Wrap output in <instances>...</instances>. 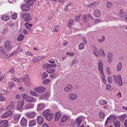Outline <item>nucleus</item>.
I'll use <instances>...</instances> for the list:
<instances>
[{
	"instance_id": "33",
	"label": "nucleus",
	"mask_w": 127,
	"mask_h": 127,
	"mask_svg": "<svg viewBox=\"0 0 127 127\" xmlns=\"http://www.w3.org/2000/svg\"><path fill=\"white\" fill-rule=\"evenodd\" d=\"M114 125L115 126V127H120V123L119 121H116L114 124Z\"/></svg>"
},
{
	"instance_id": "25",
	"label": "nucleus",
	"mask_w": 127,
	"mask_h": 127,
	"mask_svg": "<svg viewBox=\"0 0 127 127\" xmlns=\"http://www.w3.org/2000/svg\"><path fill=\"white\" fill-rule=\"evenodd\" d=\"M55 71L54 69L50 68L46 69V71L48 73L51 74L54 73Z\"/></svg>"
},
{
	"instance_id": "24",
	"label": "nucleus",
	"mask_w": 127,
	"mask_h": 127,
	"mask_svg": "<svg viewBox=\"0 0 127 127\" xmlns=\"http://www.w3.org/2000/svg\"><path fill=\"white\" fill-rule=\"evenodd\" d=\"M94 14L95 16L97 18H98L100 16V12L98 10H95V11Z\"/></svg>"
},
{
	"instance_id": "31",
	"label": "nucleus",
	"mask_w": 127,
	"mask_h": 127,
	"mask_svg": "<svg viewBox=\"0 0 127 127\" xmlns=\"http://www.w3.org/2000/svg\"><path fill=\"white\" fill-rule=\"evenodd\" d=\"M68 119V117L66 116H64L61 119V123L65 122Z\"/></svg>"
},
{
	"instance_id": "5",
	"label": "nucleus",
	"mask_w": 127,
	"mask_h": 127,
	"mask_svg": "<svg viewBox=\"0 0 127 127\" xmlns=\"http://www.w3.org/2000/svg\"><path fill=\"white\" fill-rule=\"evenodd\" d=\"M34 90L38 93H42L45 91L46 89L43 87L40 86L35 88Z\"/></svg>"
},
{
	"instance_id": "47",
	"label": "nucleus",
	"mask_w": 127,
	"mask_h": 127,
	"mask_svg": "<svg viewBox=\"0 0 127 127\" xmlns=\"http://www.w3.org/2000/svg\"><path fill=\"white\" fill-rule=\"evenodd\" d=\"M100 51L101 53V55L103 57H105V53L103 49H100Z\"/></svg>"
},
{
	"instance_id": "41",
	"label": "nucleus",
	"mask_w": 127,
	"mask_h": 127,
	"mask_svg": "<svg viewBox=\"0 0 127 127\" xmlns=\"http://www.w3.org/2000/svg\"><path fill=\"white\" fill-rule=\"evenodd\" d=\"M15 85V84L13 82H10L9 83V87L10 88H12L13 87H14Z\"/></svg>"
},
{
	"instance_id": "29",
	"label": "nucleus",
	"mask_w": 127,
	"mask_h": 127,
	"mask_svg": "<svg viewBox=\"0 0 127 127\" xmlns=\"http://www.w3.org/2000/svg\"><path fill=\"white\" fill-rule=\"evenodd\" d=\"M24 37V35L22 34H20L19 35L17 38V40L20 41L23 39Z\"/></svg>"
},
{
	"instance_id": "12",
	"label": "nucleus",
	"mask_w": 127,
	"mask_h": 127,
	"mask_svg": "<svg viewBox=\"0 0 127 127\" xmlns=\"http://www.w3.org/2000/svg\"><path fill=\"white\" fill-rule=\"evenodd\" d=\"M72 90V86L71 84L66 85L64 88V90L66 92H69Z\"/></svg>"
},
{
	"instance_id": "35",
	"label": "nucleus",
	"mask_w": 127,
	"mask_h": 127,
	"mask_svg": "<svg viewBox=\"0 0 127 127\" xmlns=\"http://www.w3.org/2000/svg\"><path fill=\"white\" fill-rule=\"evenodd\" d=\"M50 64H45L43 65V67L45 69H48L50 68Z\"/></svg>"
},
{
	"instance_id": "22",
	"label": "nucleus",
	"mask_w": 127,
	"mask_h": 127,
	"mask_svg": "<svg viewBox=\"0 0 127 127\" xmlns=\"http://www.w3.org/2000/svg\"><path fill=\"white\" fill-rule=\"evenodd\" d=\"M82 120V118L80 117H78L76 120V122L78 124L77 126L78 127L80 125Z\"/></svg>"
},
{
	"instance_id": "62",
	"label": "nucleus",
	"mask_w": 127,
	"mask_h": 127,
	"mask_svg": "<svg viewBox=\"0 0 127 127\" xmlns=\"http://www.w3.org/2000/svg\"><path fill=\"white\" fill-rule=\"evenodd\" d=\"M50 68H52V67H54V68H55L56 67L57 65L56 64H50Z\"/></svg>"
},
{
	"instance_id": "17",
	"label": "nucleus",
	"mask_w": 127,
	"mask_h": 127,
	"mask_svg": "<svg viewBox=\"0 0 127 127\" xmlns=\"http://www.w3.org/2000/svg\"><path fill=\"white\" fill-rule=\"evenodd\" d=\"M61 116V114L59 112H56L55 114V119L56 121H57Z\"/></svg>"
},
{
	"instance_id": "16",
	"label": "nucleus",
	"mask_w": 127,
	"mask_h": 127,
	"mask_svg": "<svg viewBox=\"0 0 127 127\" xmlns=\"http://www.w3.org/2000/svg\"><path fill=\"white\" fill-rule=\"evenodd\" d=\"M45 107V106L44 104L41 103L39 104L37 106V111L41 110L44 109Z\"/></svg>"
},
{
	"instance_id": "14",
	"label": "nucleus",
	"mask_w": 127,
	"mask_h": 127,
	"mask_svg": "<svg viewBox=\"0 0 127 127\" xmlns=\"http://www.w3.org/2000/svg\"><path fill=\"white\" fill-rule=\"evenodd\" d=\"M27 121L25 118L23 117L21 119V126L24 127L27 125Z\"/></svg>"
},
{
	"instance_id": "50",
	"label": "nucleus",
	"mask_w": 127,
	"mask_h": 127,
	"mask_svg": "<svg viewBox=\"0 0 127 127\" xmlns=\"http://www.w3.org/2000/svg\"><path fill=\"white\" fill-rule=\"evenodd\" d=\"M71 5V3H69L64 8V10L65 11H67L68 9V6Z\"/></svg>"
},
{
	"instance_id": "48",
	"label": "nucleus",
	"mask_w": 127,
	"mask_h": 127,
	"mask_svg": "<svg viewBox=\"0 0 127 127\" xmlns=\"http://www.w3.org/2000/svg\"><path fill=\"white\" fill-rule=\"evenodd\" d=\"M94 53L96 56H100L99 52L98 50L94 52Z\"/></svg>"
},
{
	"instance_id": "45",
	"label": "nucleus",
	"mask_w": 127,
	"mask_h": 127,
	"mask_svg": "<svg viewBox=\"0 0 127 127\" xmlns=\"http://www.w3.org/2000/svg\"><path fill=\"white\" fill-rule=\"evenodd\" d=\"M105 38L104 36H102L98 40V41L99 42H101L104 40Z\"/></svg>"
},
{
	"instance_id": "58",
	"label": "nucleus",
	"mask_w": 127,
	"mask_h": 127,
	"mask_svg": "<svg viewBox=\"0 0 127 127\" xmlns=\"http://www.w3.org/2000/svg\"><path fill=\"white\" fill-rule=\"evenodd\" d=\"M28 23H26L25 24V27L27 29L29 30V31H30L31 30V28L30 27H31L28 26L27 25V24H28Z\"/></svg>"
},
{
	"instance_id": "46",
	"label": "nucleus",
	"mask_w": 127,
	"mask_h": 127,
	"mask_svg": "<svg viewBox=\"0 0 127 127\" xmlns=\"http://www.w3.org/2000/svg\"><path fill=\"white\" fill-rule=\"evenodd\" d=\"M97 5V3L94 2L92 4H89L88 6L91 7V8H93L95 6H96Z\"/></svg>"
},
{
	"instance_id": "20",
	"label": "nucleus",
	"mask_w": 127,
	"mask_h": 127,
	"mask_svg": "<svg viewBox=\"0 0 127 127\" xmlns=\"http://www.w3.org/2000/svg\"><path fill=\"white\" fill-rule=\"evenodd\" d=\"M26 100L28 103L34 101V97L31 96H28Z\"/></svg>"
},
{
	"instance_id": "38",
	"label": "nucleus",
	"mask_w": 127,
	"mask_h": 127,
	"mask_svg": "<svg viewBox=\"0 0 127 127\" xmlns=\"http://www.w3.org/2000/svg\"><path fill=\"white\" fill-rule=\"evenodd\" d=\"M87 14L84 15L83 17V19L85 22H86L88 20L89 18L88 17Z\"/></svg>"
},
{
	"instance_id": "61",
	"label": "nucleus",
	"mask_w": 127,
	"mask_h": 127,
	"mask_svg": "<svg viewBox=\"0 0 127 127\" xmlns=\"http://www.w3.org/2000/svg\"><path fill=\"white\" fill-rule=\"evenodd\" d=\"M59 26V25H56L55 26V29L54 30V32H57L58 30V28L57 27V26L58 27Z\"/></svg>"
},
{
	"instance_id": "11",
	"label": "nucleus",
	"mask_w": 127,
	"mask_h": 127,
	"mask_svg": "<svg viewBox=\"0 0 127 127\" xmlns=\"http://www.w3.org/2000/svg\"><path fill=\"white\" fill-rule=\"evenodd\" d=\"M8 124V121L7 120L0 121V127H6Z\"/></svg>"
},
{
	"instance_id": "36",
	"label": "nucleus",
	"mask_w": 127,
	"mask_h": 127,
	"mask_svg": "<svg viewBox=\"0 0 127 127\" xmlns=\"http://www.w3.org/2000/svg\"><path fill=\"white\" fill-rule=\"evenodd\" d=\"M33 0H29L27 1L26 4L29 5H32L33 4Z\"/></svg>"
},
{
	"instance_id": "28",
	"label": "nucleus",
	"mask_w": 127,
	"mask_h": 127,
	"mask_svg": "<svg viewBox=\"0 0 127 127\" xmlns=\"http://www.w3.org/2000/svg\"><path fill=\"white\" fill-rule=\"evenodd\" d=\"M68 27L69 28H70L72 25H74V21L72 20L71 19L68 21Z\"/></svg>"
},
{
	"instance_id": "1",
	"label": "nucleus",
	"mask_w": 127,
	"mask_h": 127,
	"mask_svg": "<svg viewBox=\"0 0 127 127\" xmlns=\"http://www.w3.org/2000/svg\"><path fill=\"white\" fill-rule=\"evenodd\" d=\"M4 45L5 48L3 47H0V51L2 53H6L8 52L13 47V44L9 40H7L4 42Z\"/></svg>"
},
{
	"instance_id": "63",
	"label": "nucleus",
	"mask_w": 127,
	"mask_h": 127,
	"mask_svg": "<svg viewBox=\"0 0 127 127\" xmlns=\"http://www.w3.org/2000/svg\"><path fill=\"white\" fill-rule=\"evenodd\" d=\"M15 81H16L19 82H22V81L21 80V78L20 79L16 78Z\"/></svg>"
},
{
	"instance_id": "55",
	"label": "nucleus",
	"mask_w": 127,
	"mask_h": 127,
	"mask_svg": "<svg viewBox=\"0 0 127 127\" xmlns=\"http://www.w3.org/2000/svg\"><path fill=\"white\" fill-rule=\"evenodd\" d=\"M66 54L67 55H70L71 56H73L74 55V53L72 52H66Z\"/></svg>"
},
{
	"instance_id": "52",
	"label": "nucleus",
	"mask_w": 127,
	"mask_h": 127,
	"mask_svg": "<svg viewBox=\"0 0 127 127\" xmlns=\"http://www.w3.org/2000/svg\"><path fill=\"white\" fill-rule=\"evenodd\" d=\"M39 61L38 58V57H35L32 60V62L34 63L36 62L37 61Z\"/></svg>"
},
{
	"instance_id": "44",
	"label": "nucleus",
	"mask_w": 127,
	"mask_h": 127,
	"mask_svg": "<svg viewBox=\"0 0 127 127\" xmlns=\"http://www.w3.org/2000/svg\"><path fill=\"white\" fill-rule=\"evenodd\" d=\"M112 3H110L109 2H107V6L108 8H111L112 6Z\"/></svg>"
},
{
	"instance_id": "6",
	"label": "nucleus",
	"mask_w": 127,
	"mask_h": 127,
	"mask_svg": "<svg viewBox=\"0 0 127 127\" xmlns=\"http://www.w3.org/2000/svg\"><path fill=\"white\" fill-rule=\"evenodd\" d=\"M24 101L23 100H22L18 102L17 103V109L18 110H21L23 108L24 105Z\"/></svg>"
},
{
	"instance_id": "26",
	"label": "nucleus",
	"mask_w": 127,
	"mask_h": 127,
	"mask_svg": "<svg viewBox=\"0 0 127 127\" xmlns=\"http://www.w3.org/2000/svg\"><path fill=\"white\" fill-rule=\"evenodd\" d=\"M121 18H123L124 16H127V15H125V14L123 12V11L121 10H120V13L118 15Z\"/></svg>"
},
{
	"instance_id": "37",
	"label": "nucleus",
	"mask_w": 127,
	"mask_h": 127,
	"mask_svg": "<svg viewBox=\"0 0 127 127\" xmlns=\"http://www.w3.org/2000/svg\"><path fill=\"white\" fill-rule=\"evenodd\" d=\"M30 93L31 95L34 96H38V95L34 91H31Z\"/></svg>"
},
{
	"instance_id": "54",
	"label": "nucleus",
	"mask_w": 127,
	"mask_h": 127,
	"mask_svg": "<svg viewBox=\"0 0 127 127\" xmlns=\"http://www.w3.org/2000/svg\"><path fill=\"white\" fill-rule=\"evenodd\" d=\"M5 98L3 96L0 95V101H4L5 100Z\"/></svg>"
},
{
	"instance_id": "8",
	"label": "nucleus",
	"mask_w": 127,
	"mask_h": 127,
	"mask_svg": "<svg viewBox=\"0 0 127 127\" xmlns=\"http://www.w3.org/2000/svg\"><path fill=\"white\" fill-rule=\"evenodd\" d=\"M115 117V116L114 115H110L107 119L105 122V124L107 123H111V122L114 119Z\"/></svg>"
},
{
	"instance_id": "23",
	"label": "nucleus",
	"mask_w": 127,
	"mask_h": 127,
	"mask_svg": "<svg viewBox=\"0 0 127 127\" xmlns=\"http://www.w3.org/2000/svg\"><path fill=\"white\" fill-rule=\"evenodd\" d=\"M37 120L39 124L40 125H41L43 122V119L41 116H39L37 117Z\"/></svg>"
},
{
	"instance_id": "60",
	"label": "nucleus",
	"mask_w": 127,
	"mask_h": 127,
	"mask_svg": "<svg viewBox=\"0 0 127 127\" xmlns=\"http://www.w3.org/2000/svg\"><path fill=\"white\" fill-rule=\"evenodd\" d=\"M107 71L108 75H110L111 72L110 69L109 67H107Z\"/></svg>"
},
{
	"instance_id": "43",
	"label": "nucleus",
	"mask_w": 127,
	"mask_h": 127,
	"mask_svg": "<svg viewBox=\"0 0 127 127\" xmlns=\"http://www.w3.org/2000/svg\"><path fill=\"white\" fill-rule=\"evenodd\" d=\"M50 80L48 79L45 80L43 81V83L45 84H47L49 83L50 82Z\"/></svg>"
},
{
	"instance_id": "40",
	"label": "nucleus",
	"mask_w": 127,
	"mask_h": 127,
	"mask_svg": "<svg viewBox=\"0 0 127 127\" xmlns=\"http://www.w3.org/2000/svg\"><path fill=\"white\" fill-rule=\"evenodd\" d=\"M79 48L80 50H81L83 49L84 47V43H82L79 45Z\"/></svg>"
},
{
	"instance_id": "32",
	"label": "nucleus",
	"mask_w": 127,
	"mask_h": 127,
	"mask_svg": "<svg viewBox=\"0 0 127 127\" xmlns=\"http://www.w3.org/2000/svg\"><path fill=\"white\" fill-rule=\"evenodd\" d=\"M122 64L121 62H119L118 65L117 67V70L118 71H120L122 68Z\"/></svg>"
},
{
	"instance_id": "30",
	"label": "nucleus",
	"mask_w": 127,
	"mask_h": 127,
	"mask_svg": "<svg viewBox=\"0 0 127 127\" xmlns=\"http://www.w3.org/2000/svg\"><path fill=\"white\" fill-rule=\"evenodd\" d=\"M127 115L126 114H124L120 116L119 117V119L120 120L123 121L126 118Z\"/></svg>"
},
{
	"instance_id": "15",
	"label": "nucleus",
	"mask_w": 127,
	"mask_h": 127,
	"mask_svg": "<svg viewBox=\"0 0 127 127\" xmlns=\"http://www.w3.org/2000/svg\"><path fill=\"white\" fill-rule=\"evenodd\" d=\"M12 112L11 111H9L4 114L1 116L2 118H5L10 116L12 114Z\"/></svg>"
},
{
	"instance_id": "19",
	"label": "nucleus",
	"mask_w": 127,
	"mask_h": 127,
	"mask_svg": "<svg viewBox=\"0 0 127 127\" xmlns=\"http://www.w3.org/2000/svg\"><path fill=\"white\" fill-rule=\"evenodd\" d=\"M1 18L3 20L6 21L9 20L10 17L8 15L5 14L3 15L1 17Z\"/></svg>"
},
{
	"instance_id": "49",
	"label": "nucleus",
	"mask_w": 127,
	"mask_h": 127,
	"mask_svg": "<svg viewBox=\"0 0 127 127\" xmlns=\"http://www.w3.org/2000/svg\"><path fill=\"white\" fill-rule=\"evenodd\" d=\"M111 86L109 84H107L106 85V90L109 91L111 88Z\"/></svg>"
},
{
	"instance_id": "57",
	"label": "nucleus",
	"mask_w": 127,
	"mask_h": 127,
	"mask_svg": "<svg viewBox=\"0 0 127 127\" xmlns=\"http://www.w3.org/2000/svg\"><path fill=\"white\" fill-rule=\"evenodd\" d=\"M108 81L109 84H111L112 82V79L111 76H109L108 78Z\"/></svg>"
},
{
	"instance_id": "13",
	"label": "nucleus",
	"mask_w": 127,
	"mask_h": 127,
	"mask_svg": "<svg viewBox=\"0 0 127 127\" xmlns=\"http://www.w3.org/2000/svg\"><path fill=\"white\" fill-rule=\"evenodd\" d=\"M36 115V113L33 112L31 113H28L26 114V116L29 117V118H33L35 117Z\"/></svg>"
},
{
	"instance_id": "10",
	"label": "nucleus",
	"mask_w": 127,
	"mask_h": 127,
	"mask_svg": "<svg viewBox=\"0 0 127 127\" xmlns=\"http://www.w3.org/2000/svg\"><path fill=\"white\" fill-rule=\"evenodd\" d=\"M103 63L102 61H101L100 60L99 61L98 64V69L101 73H103Z\"/></svg>"
},
{
	"instance_id": "51",
	"label": "nucleus",
	"mask_w": 127,
	"mask_h": 127,
	"mask_svg": "<svg viewBox=\"0 0 127 127\" xmlns=\"http://www.w3.org/2000/svg\"><path fill=\"white\" fill-rule=\"evenodd\" d=\"M77 62V61L75 60H73L72 61L71 63V67L74 64H75Z\"/></svg>"
},
{
	"instance_id": "2",
	"label": "nucleus",
	"mask_w": 127,
	"mask_h": 127,
	"mask_svg": "<svg viewBox=\"0 0 127 127\" xmlns=\"http://www.w3.org/2000/svg\"><path fill=\"white\" fill-rule=\"evenodd\" d=\"M42 114L46 118V119L48 121H50L53 118V114L50 113L49 109L46 110L44 111L42 113Z\"/></svg>"
},
{
	"instance_id": "18",
	"label": "nucleus",
	"mask_w": 127,
	"mask_h": 127,
	"mask_svg": "<svg viewBox=\"0 0 127 127\" xmlns=\"http://www.w3.org/2000/svg\"><path fill=\"white\" fill-rule=\"evenodd\" d=\"M34 107V104L32 103H28L25 105V110L33 108Z\"/></svg>"
},
{
	"instance_id": "42",
	"label": "nucleus",
	"mask_w": 127,
	"mask_h": 127,
	"mask_svg": "<svg viewBox=\"0 0 127 127\" xmlns=\"http://www.w3.org/2000/svg\"><path fill=\"white\" fill-rule=\"evenodd\" d=\"M100 104L102 105H103L105 104H106L107 103V102L105 100H100L99 101Z\"/></svg>"
},
{
	"instance_id": "21",
	"label": "nucleus",
	"mask_w": 127,
	"mask_h": 127,
	"mask_svg": "<svg viewBox=\"0 0 127 127\" xmlns=\"http://www.w3.org/2000/svg\"><path fill=\"white\" fill-rule=\"evenodd\" d=\"M36 124V122L35 120H33L30 121L29 122V126L30 127H32L35 126Z\"/></svg>"
},
{
	"instance_id": "59",
	"label": "nucleus",
	"mask_w": 127,
	"mask_h": 127,
	"mask_svg": "<svg viewBox=\"0 0 127 127\" xmlns=\"http://www.w3.org/2000/svg\"><path fill=\"white\" fill-rule=\"evenodd\" d=\"M113 56V55L112 53H109L107 55V57L108 58H111V57H112Z\"/></svg>"
},
{
	"instance_id": "7",
	"label": "nucleus",
	"mask_w": 127,
	"mask_h": 127,
	"mask_svg": "<svg viewBox=\"0 0 127 127\" xmlns=\"http://www.w3.org/2000/svg\"><path fill=\"white\" fill-rule=\"evenodd\" d=\"M21 8L22 11L26 12L28 11L29 10L30 7L28 5L24 4L21 6Z\"/></svg>"
},
{
	"instance_id": "34",
	"label": "nucleus",
	"mask_w": 127,
	"mask_h": 127,
	"mask_svg": "<svg viewBox=\"0 0 127 127\" xmlns=\"http://www.w3.org/2000/svg\"><path fill=\"white\" fill-rule=\"evenodd\" d=\"M29 75H26L25 77L23 78H21V80L22 81H24L26 80H27L29 79Z\"/></svg>"
},
{
	"instance_id": "27",
	"label": "nucleus",
	"mask_w": 127,
	"mask_h": 127,
	"mask_svg": "<svg viewBox=\"0 0 127 127\" xmlns=\"http://www.w3.org/2000/svg\"><path fill=\"white\" fill-rule=\"evenodd\" d=\"M21 114H16L14 116V118L16 120H18L20 119Z\"/></svg>"
},
{
	"instance_id": "53",
	"label": "nucleus",
	"mask_w": 127,
	"mask_h": 127,
	"mask_svg": "<svg viewBox=\"0 0 127 127\" xmlns=\"http://www.w3.org/2000/svg\"><path fill=\"white\" fill-rule=\"evenodd\" d=\"M22 96L23 98L26 100V99L28 96L27 95V94L24 93L22 94Z\"/></svg>"
},
{
	"instance_id": "64",
	"label": "nucleus",
	"mask_w": 127,
	"mask_h": 127,
	"mask_svg": "<svg viewBox=\"0 0 127 127\" xmlns=\"http://www.w3.org/2000/svg\"><path fill=\"white\" fill-rule=\"evenodd\" d=\"M124 124L125 127H127V118L125 120Z\"/></svg>"
},
{
	"instance_id": "56",
	"label": "nucleus",
	"mask_w": 127,
	"mask_h": 127,
	"mask_svg": "<svg viewBox=\"0 0 127 127\" xmlns=\"http://www.w3.org/2000/svg\"><path fill=\"white\" fill-rule=\"evenodd\" d=\"M16 15V13H15L14 14H13L12 15V18L14 20H15L17 18Z\"/></svg>"
},
{
	"instance_id": "9",
	"label": "nucleus",
	"mask_w": 127,
	"mask_h": 127,
	"mask_svg": "<svg viewBox=\"0 0 127 127\" xmlns=\"http://www.w3.org/2000/svg\"><path fill=\"white\" fill-rule=\"evenodd\" d=\"M68 97L70 99L73 100L77 98V95L74 93H70L69 94Z\"/></svg>"
},
{
	"instance_id": "39",
	"label": "nucleus",
	"mask_w": 127,
	"mask_h": 127,
	"mask_svg": "<svg viewBox=\"0 0 127 127\" xmlns=\"http://www.w3.org/2000/svg\"><path fill=\"white\" fill-rule=\"evenodd\" d=\"M99 117L101 118H103L105 116V114L102 111H100L99 112Z\"/></svg>"
},
{
	"instance_id": "3",
	"label": "nucleus",
	"mask_w": 127,
	"mask_h": 127,
	"mask_svg": "<svg viewBox=\"0 0 127 127\" xmlns=\"http://www.w3.org/2000/svg\"><path fill=\"white\" fill-rule=\"evenodd\" d=\"M113 77L115 83L119 86H121L123 85V82L120 75H118L117 76L114 75H113Z\"/></svg>"
},
{
	"instance_id": "4",
	"label": "nucleus",
	"mask_w": 127,
	"mask_h": 127,
	"mask_svg": "<svg viewBox=\"0 0 127 127\" xmlns=\"http://www.w3.org/2000/svg\"><path fill=\"white\" fill-rule=\"evenodd\" d=\"M22 14V17L24 20L26 22H29L31 19L32 17L30 13H24L22 14V12L21 13L20 16Z\"/></svg>"
}]
</instances>
